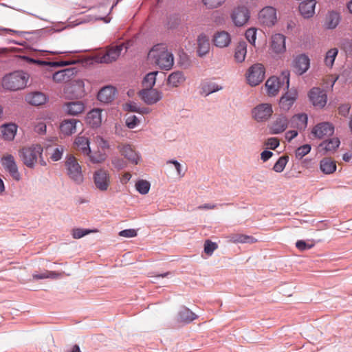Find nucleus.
<instances>
[{"mask_svg": "<svg viewBox=\"0 0 352 352\" xmlns=\"http://www.w3.org/2000/svg\"><path fill=\"white\" fill-rule=\"evenodd\" d=\"M148 60L162 69L169 70L174 64L173 55L163 43L154 45L148 52Z\"/></svg>", "mask_w": 352, "mask_h": 352, "instance_id": "obj_1", "label": "nucleus"}, {"mask_svg": "<svg viewBox=\"0 0 352 352\" xmlns=\"http://www.w3.org/2000/svg\"><path fill=\"white\" fill-rule=\"evenodd\" d=\"M29 74L22 70H16L6 74L2 80L4 89L16 91L25 88L27 85Z\"/></svg>", "mask_w": 352, "mask_h": 352, "instance_id": "obj_2", "label": "nucleus"}, {"mask_svg": "<svg viewBox=\"0 0 352 352\" xmlns=\"http://www.w3.org/2000/svg\"><path fill=\"white\" fill-rule=\"evenodd\" d=\"M43 147L39 144H33L29 147L21 148L19 155L23 163L30 168H34L38 157H41Z\"/></svg>", "mask_w": 352, "mask_h": 352, "instance_id": "obj_3", "label": "nucleus"}, {"mask_svg": "<svg viewBox=\"0 0 352 352\" xmlns=\"http://www.w3.org/2000/svg\"><path fill=\"white\" fill-rule=\"evenodd\" d=\"M65 167L69 179L76 184L80 185L84 181L81 166L77 159L72 155L66 157Z\"/></svg>", "mask_w": 352, "mask_h": 352, "instance_id": "obj_4", "label": "nucleus"}, {"mask_svg": "<svg viewBox=\"0 0 352 352\" xmlns=\"http://www.w3.org/2000/svg\"><path fill=\"white\" fill-rule=\"evenodd\" d=\"M273 113L271 104L261 103L252 109V117L257 122H265L271 118Z\"/></svg>", "mask_w": 352, "mask_h": 352, "instance_id": "obj_5", "label": "nucleus"}, {"mask_svg": "<svg viewBox=\"0 0 352 352\" xmlns=\"http://www.w3.org/2000/svg\"><path fill=\"white\" fill-rule=\"evenodd\" d=\"M289 124L290 120L285 114H276L268 125L269 132L272 135L280 134L287 129Z\"/></svg>", "mask_w": 352, "mask_h": 352, "instance_id": "obj_6", "label": "nucleus"}, {"mask_svg": "<svg viewBox=\"0 0 352 352\" xmlns=\"http://www.w3.org/2000/svg\"><path fill=\"white\" fill-rule=\"evenodd\" d=\"M265 69L261 63L252 65L248 70L247 80L251 86H256L265 78Z\"/></svg>", "mask_w": 352, "mask_h": 352, "instance_id": "obj_7", "label": "nucleus"}, {"mask_svg": "<svg viewBox=\"0 0 352 352\" xmlns=\"http://www.w3.org/2000/svg\"><path fill=\"white\" fill-rule=\"evenodd\" d=\"M310 102L315 107L323 108L327 101V96L325 91L320 87H313L308 94Z\"/></svg>", "mask_w": 352, "mask_h": 352, "instance_id": "obj_8", "label": "nucleus"}, {"mask_svg": "<svg viewBox=\"0 0 352 352\" xmlns=\"http://www.w3.org/2000/svg\"><path fill=\"white\" fill-rule=\"evenodd\" d=\"M93 179L96 187L100 191H105L110 184V175L107 170L100 168L94 173Z\"/></svg>", "mask_w": 352, "mask_h": 352, "instance_id": "obj_9", "label": "nucleus"}, {"mask_svg": "<svg viewBox=\"0 0 352 352\" xmlns=\"http://www.w3.org/2000/svg\"><path fill=\"white\" fill-rule=\"evenodd\" d=\"M309 67L310 59L305 54L297 55L292 61L293 70L298 76L305 74Z\"/></svg>", "mask_w": 352, "mask_h": 352, "instance_id": "obj_10", "label": "nucleus"}, {"mask_svg": "<svg viewBox=\"0 0 352 352\" xmlns=\"http://www.w3.org/2000/svg\"><path fill=\"white\" fill-rule=\"evenodd\" d=\"M1 165L14 179L16 181H19L21 179V174L19 172L15 160L12 155L3 156L1 158Z\"/></svg>", "mask_w": 352, "mask_h": 352, "instance_id": "obj_11", "label": "nucleus"}, {"mask_svg": "<svg viewBox=\"0 0 352 352\" xmlns=\"http://www.w3.org/2000/svg\"><path fill=\"white\" fill-rule=\"evenodd\" d=\"M276 19V10L272 6H266L259 12L258 20L263 25L272 26L275 24Z\"/></svg>", "mask_w": 352, "mask_h": 352, "instance_id": "obj_12", "label": "nucleus"}, {"mask_svg": "<svg viewBox=\"0 0 352 352\" xmlns=\"http://www.w3.org/2000/svg\"><path fill=\"white\" fill-rule=\"evenodd\" d=\"M342 20L341 14L335 10H328L324 15L322 26L325 30H334Z\"/></svg>", "mask_w": 352, "mask_h": 352, "instance_id": "obj_13", "label": "nucleus"}, {"mask_svg": "<svg viewBox=\"0 0 352 352\" xmlns=\"http://www.w3.org/2000/svg\"><path fill=\"white\" fill-rule=\"evenodd\" d=\"M334 133V126L328 122L317 124L311 131V134L318 139L331 136Z\"/></svg>", "mask_w": 352, "mask_h": 352, "instance_id": "obj_14", "label": "nucleus"}, {"mask_svg": "<svg viewBox=\"0 0 352 352\" xmlns=\"http://www.w3.org/2000/svg\"><path fill=\"white\" fill-rule=\"evenodd\" d=\"M231 18L236 26L241 27L249 20L250 12L246 7L239 6L232 11Z\"/></svg>", "mask_w": 352, "mask_h": 352, "instance_id": "obj_15", "label": "nucleus"}, {"mask_svg": "<svg viewBox=\"0 0 352 352\" xmlns=\"http://www.w3.org/2000/svg\"><path fill=\"white\" fill-rule=\"evenodd\" d=\"M139 95L148 105L154 104L162 98V93L155 89H143L139 92Z\"/></svg>", "mask_w": 352, "mask_h": 352, "instance_id": "obj_16", "label": "nucleus"}, {"mask_svg": "<svg viewBox=\"0 0 352 352\" xmlns=\"http://www.w3.org/2000/svg\"><path fill=\"white\" fill-rule=\"evenodd\" d=\"M298 98L296 90L287 89L285 94L282 96L279 100L280 109L284 111H289Z\"/></svg>", "mask_w": 352, "mask_h": 352, "instance_id": "obj_17", "label": "nucleus"}, {"mask_svg": "<svg viewBox=\"0 0 352 352\" xmlns=\"http://www.w3.org/2000/svg\"><path fill=\"white\" fill-rule=\"evenodd\" d=\"M63 109L66 114L76 116L84 111L85 104L81 100H72L65 102Z\"/></svg>", "mask_w": 352, "mask_h": 352, "instance_id": "obj_18", "label": "nucleus"}, {"mask_svg": "<svg viewBox=\"0 0 352 352\" xmlns=\"http://www.w3.org/2000/svg\"><path fill=\"white\" fill-rule=\"evenodd\" d=\"M118 149L121 155L127 159L131 163L138 164L141 159L139 153L136 152L130 144H120L118 146Z\"/></svg>", "mask_w": 352, "mask_h": 352, "instance_id": "obj_19", "label": "nucleus"}, {"mask_svg": "<svg viewBox=\"0 0 352 352\" xmlns=\"http://www.w3.org/2000/svg\"><path fill=\"white\" fill-rule=\"evenodd\" d=\"M122 50V46L116 45L107 50L103 54L99 55L97 58L100 63H110L115 61L120 56Z\"/></svg>", "mask_w": 352, "mask_h": 352, "instance_id": "obj_20", "label": "nucleus"}, {"mask_svg": "<svg viewBox=\"0 0 352 352\" xmlns=\"http://www.w3.org/2000/svg\"><path fill=\"white\" fill-rule=\"evenodd\" d=\"M212 41L214 45L217 47L223 48L230 44L231 36L226 31H218L214 34Z\"/></svg>", "mask_w": 352, "mask_h": 352, "instance_id": "obj_21", "label": "nucleus"}, {"mask_svg": "<svg viewBox=\"0 0 352 352\" xmlns=\"http://www.w3.org/2000/svg\"><path fill=\"white\" fill-rule=\"evenodd\" d=\"M197 54L199 57H204L209 53L210 44L208 36L202 33L200 34L197 38Z\"/></svg>", "mask_w": 352, "mask_h": 352, "instance_id": "obj_22", "label": "nucleus"}, {"mask_svg": "<svg viewBox=\"0 0 352 352\" xmlns=\"http://www.w3.org/2000/svg\"><path fill=\"white\" fill-rule=\"evenodd\" d=\"M316 0H305L302 1L298 7L299 12L305 19H309L315 14Z\"/></svg>", "mask_w": 352, "mask_h": 352, "instance_id": "obj_23", "label": "nucleus"}, {"mask_svg": "<svg viewBox=\"0 0 352 352\" xmlns=\"http://www.w3.org/2000/svg\"><path fill=\"white\" fill-rule=\"evenodd\" d=\"M76 70L74 67L64 69L53 73L52 79L56 82H63L69 81L75 74Z\"/></svg>", "mask_w": 352, "mask_h": 352, "instance_id": "obj_24", "label": "nucleus"}, {"mask_svg": "<svg viewBox=\"0 0 352 352\" xmlns=\"http://www.w3.org/2000/svg\"><path fill=\"white\" fill-rule=\"evenodd\" d=\"M116 89L113 86H105L98 93V100L103 103H110L114 100Z\"/></svg>", "mask_w": 352, "mask_h": 352, "instance_id": "obj_25", "label": "nucleus"}, {"mask_svg": "<svg viewBox=\"0 0 352 352\" xmlns=\"http://www.w3.org/2000/svg\"><path fill=\"white\" fill-rule=\"evenodd\" d=\"M285 36L282 34H276L272 36L271 48L276 54L285 52Z\"/></svg>", "mask_w": 352, "mask_h": 352, "instance_id": "obj_26", "label": "nucleus"}, {"mask_svg": "<svg viewBox=\"0 0 352 352\" xmlns=\"http://www.w3.org/2000/svg\"><path fill=\"white\" fill-rule=\"evenodd\" d=\"M102 111L100 109H93L86 116V122L92 128H98L102 123Z\"/></svg>", "mask_w": 352, "mask_h": 352, "instance_id": "obj_27", "label": "nucleus"}, {"mask_svg": "<svg viewBox=\"0 0 352 352\" xmlns=\"http://www.w3.org/2000/svg\"><path fill=\"white\" fill-rule=\"evenodd\" d=\"M197 316L190 309L184 306L180 308L177 313V320L178 322L189 324L195 320Z\"/></svg>", "mask_w": 352, "mask_h": 352, "instance_id": "obj_28", "label": "nucleus"}, {"mask_svg": "<svg viewBox=\"0 0 352 352\" xmlns=\"http://www.w3.org/2000/svg\"><path fill=\"white\" fill-rule=\"evenodd\" d=\"M307 121L308 116L306 113L295 114L290 119V126L302 131L307 128Z\"/></svg>", "mask_w": 352, "mask_h": 352, "instance_id": "obj_29", "label": "nucleus"}, {"mask_svg": "<svg viewBox=\"0 0 352 352\" xmlns=\"http://www.w3.org/2000/svg\"><path fill=\"white\" fill-rule=\"evenodd\" d=\"M79 120L76 119H65L62 121L60 125V130L65 135H71L76 133V124Z\"/></svg>", "mask_w": 352, "mask_h": 352, "instance_id": "obj_30", "label": "nucleus"}, {"mask_svg": "<svg viewBox=\"0 0 352 352\" xmlns=\"http://www.w3.org/2000/svg\"><path fill=\"white\" fill-rule=\"evenodd\" d=\"M74 144L76 148L80 151L84 155L90 154V141L89 139L85 136H77L74 140Z\"/></svg>", "mask_w": 352, "mask_h": 352, "instance_id": "obj_31", "label": "nucleus"}, {"mask_svg": "<svg viewBox=\"0 0 352 352\" xmlns=\"http://www.w3.org/2000/svg\"><path fill=\"white\" fill-rule=\"evenodd\" d=\"M25 100L32 105L40 106L46 102L47 97L43 93L36 91L28 94L25 97Z\"/></svg>", "mask_w": 352, "mask_h": 352, "instance_id": "obj_32", "label": "nucleus"}, {"mask_svg": "<svg viewBox=\"0 0 352 352\" xmlns=\"http://www.w3.org/2000/svg\"><path fill=\"white\" fill-rule=\"evenodd\" d=\"M186 80L184 74L181 71L172 72L167 78V84L173 87H179Z\"/></svg>", "mask_w": 352, "mask_h": 352, "instance_id": "obj_33", "label": "nucleus"}, {"mask_svg": "<svg viewBox=\"0 0 352 352\" xmlns=\"http://www.w3.org/2000/svg\"><path fill=\"white\" fill-rule=\"evenodd\" d=\"M336 162L329 157L323 158L320 162V169L324 174H331L336 170Z\"/></svg>", "mask_w": 352, "mask_h": 352, "instance_id": "obj_34", "label": "nucleus"}, {"mask_svg": "<svg viewBox=\"0 0 352 352\" xmlns=\"http://www.w3.org/2000/svg\"><path fill=\"white\" fill-rule=\"evenodd\" d=\"M16 130L17 126L15 124L10 123L3 125L0 129V132L4 140H11L14 139Z\"/></svg>", "mask_w": 352, "mask_h": 352, "instance_id": "obj_35", "label": "nucleus"}, {"mask_svg": "<svg viewBox=\"0 0 352 352\" xmlns=\"http://www.w3.org/2000/svg\"><path fill=\"white\" fill-rule=\"evenodd\" d=\"M340 141L338 138H333L324 140L319 144V147L322 148L326 152L334 151L340 146Z\"/></svg>", "mask_w": 352, "mask_h": 352, "instance_id": "obj_36", "label": "nucleus"}, {"mask_svg": "<svg viewBox=\"0 0 352 352\" xmlns=\"http://www.w3.org/2000/svg\"><path fill=\"white\" fill-rule=\"evenodd\" d=\"M247 54V43L245 41H240L234 52V59L238 63H242L245 60Z\"/></svg>", "mask_w": 352, "mask_h": 352, "instance_id": "obj_37", "label": "nucleus"}, {"mask_svg": "<svg viewBox=\"0 0 352 352\" xmlns=\"http://www.w3.org/2000/svg\"><path fill=\"white\" fill-rule=\"evenodd\" d=\"M230 241L234 243H254L257 240L252 236L243 234H233L230 236Z\"/></svg>", "mask_w": 352, "mask_h": 352, "instance_id": "obj_38", "label": "nucleus"}, {"mask_svg": "<svg viewBox=\"0 0 352 352\" xmlns=\"http://www.w3.org/2000/svg\"><path fill=\"white\" fill-rule=\"evenodd\" d=\"M265 87L269 95L275 96L281 85H280L278 79H276V77H271L267 80Z\"/></svg>", "mask_w": 352, "mask_h": 352, "instance_id": "obj_39", "label": "nucleus"}, {"mask_svg": "<svg viewBox=\"0 0 352 352\" xmlns=\"http://www.w3.org/2000/svg\"><path fill=\"white\" fill-rule=\"evenodd\" d=\"M86 156L89 157V161L93 164L102 163L107 159L106 153L101 151H91L90 154H87Z\"/></svg>", "mask_w": 352, "mask_h": 352, "instance_id": "obj_40", "label": "nucleus"}, {"mask_svg": "<svg viewBox=\"0 0 352 352\" xmlns=\"http://www.w3.org/2000/svg\"><path fill=\"white\" fill-rule=\"evenodd\" d=\"M157 73V72H152L147 74L144 76L142 80V85L144 87V89H153V87L155 85V83L156 76Z\"/></svg>", "mask_w": 352, "mask_h": 352, "instance_id": "obj_41", "label": "nucleus"}, {"mask_svg": "<svg viewBox=\"0 0 352 352\" xmlns=\"http://www.w3.org/2000/svg\"><path fill=\"white\" fill-rule=\"evenodd\" d=\"M221 89H222V87L219 86L217 84L211 82H206L201 87V92L202 94H204L206 96Z\"/></svg>", "mask_w": 352, "mask_h": 352, "instance_id": "obj_42", "label": "nucleus"}, {"mask_svg": "<svg viewBox=\"0 0 352 352\" xmlns=\"http://www.w3.org/2000/svg\"><path fill=\"white\" fill-rule=\"evenodd\" d=\"M151 184L144 179L138 180L135 184L136 190L141 195H146L149 192Z\"/></svg>", "mask_w": 352, "mask_h": 352, "instance_id": "obj_43", "label": "nucleus"}, {"mask_svg": "<svg viewBox=\"0 0 352 352\" xmlns=\"http://www.w3.org/2000/svg\"><path fill=\"white\" fill-rule=\"evenodd\" d=\"M289 157L287 155L280 156L273 166V170L276 173H281L285 169L288 162Z\"/></svg>", "mask_w": 352, "mask_h": 352, "instance_id": "obj_44", "label": "nucleus"}, {"mask_svg": "<svg viewBox=\"0 0 352 352\" xmlns=\"http://www.w3.org/2000/svg\"><path fill=\"white\" fill-rule=\"evenodd\" d=\"M338 53V50L336 48H332L327 52L324 58V63L327 66L331 67L333 65Z\"/></svg>", "mask_w": 352, "mask_h": 352, "instance_id": "obj_45", "label": "nucleus"}, {"mask_svg": "<svg viewBox=\"0 0 352 352\" xmlns=\"http://www.w3.org/2000/svg\"><path fill=\"white\" fill-rule=\"evenodd\" d=\"M289 77L290 72L289 70L286 69L281 72L279 77H276V79H278L280 85L281 86H284L285 85V89H289Z\"/></svg>", "mask_w": 352, "mask_h": 352, "instance_id": "obj_46", "label": "nucleus"}, {"mask_svg": "<svg viewBox=\"0 0 352 352\" xmlns=\"http://www.w3.org/2000/svg\"><path fill=\"white\" fill-rule=\"evenodd\" d=\"M311 149V145L306 144L299 146L295 152V156L297 159L300 160L307 155Z\"/></svg>", "mask_w": 352, "mask_h": 352, "instance_id": "obj_47", "label": "nucleus"}, {"mask_svg": "<svg viewBox=\"0 0 352 352\" xmlns=\"http://www.w3.org/2000/svg\"><path fill=\"white\" fill-rule=\"evenodd\" d=\"M218 248L216 243L210 240H206L204 243V252L208 255H212L213 252Z\"/></svg>", "mask_w": 352, "mask_h": 352, "instance_id": "obj_48", "label": "nucleus"}, {"mask_svg": "<svg viewBox=\"0 0 352 352\" xmlns=\"http://www.w3.org/2000/svg\"><path fill=\"white\" fill-rule=\"evenodd\" d=\"M64 149L65 148L63 146H59L55 148L51 155V159L54 162L60 160L62 158Z\"/></svg>", "mask_w": 352, "mask_h": 352, "instance_id": "obj_49", "label": "nucleus"}, {"mask_svg": "<svg viewBox=\"0 0 352 352\" xmlns=\"http://www.w3.org/2000/svg\"><path fill=\"white\" fill-rule=\"evenodd\" d=\"M245 35L250 43L254 45L256 39V30L255 28H249L246 30Z\"/></svg>", "mask_w": 352, "mask_h": 352, "instance_id": "obj_50", "label": "nucleus"}, {"mask_svg": "<svg viewBox=\"0 0 352 352\" xmlns=\"http://www.w3.org/2000/svg\"><path fill=\"white\" fill-rule=\"evenodd\" d=\"M140 123V120L135 115L129 116L126 119V125L129 129H133L135 128Z\"/></svg>", "mask_w": 352, "mask_h": 352, "instance_id": "obj_51", "label": "nucleus"}, {"mask_svg": "<svg viewBox=\"0 0 352 352\" xmlns=\"http://www.w3.org/2000/svg\"><path fill=\"white\" fill-rule=\"evenodd\" d=\"M91 232L88 229L76 228L72 230V236L74 239H80Z\"/></svg>", "mask_w": 352, "mask_h": 352, "instance_id": "obj_52", "label": "nucleus"}, {"mask_svg": "<svg viewBox=\"0 0 352 352\" xmlns=\"http://www.w3.org/2000/svg\"><path fill=\"white\" fill-rule=\"evenodd\" d=\"M314 246V243H307L303 240H298L296 243V247L300 251H305L312 248Z\"/></svg>", "mask_w": 352, "mask_h": 352, "instance_id": "obj_53", "label": "nucleus"}, {"mask_svg": "<svg viewBox=\"0 0 352 352\" xmlns=\"http://www.w3.org/2000/svg\"><path fill=\"white\" fill-rule=\"evenodd\" d=\"M111 163L118 170L123 169L126 166L125 161L123 159L117 157L112 159Z\"/></svg>", "mask_w": 352, "mask_h": 352, "instance_id": "obj_54", "label": "nucleus"}, {"mask_svg": "<svg viewBox=\"0 0 352 352\" xmlns=\"http://www.w3.org/2000/svg\"><path fill=\"white\" fill-rule=\"evenodd\" d=\"M225 0H203L204 5L210 9L217 8Z\"/></svg>", "mask_w": 352, "mask_h": 352, "instance_id": "obj_55", "label": "nucleus"}, {"mask_svg": "<svg viewBox=\"0 0 352 352\" xmlns=\"http://www.w3.org/2000/svg\"><path fill=\"white\" fill-rule=\"evenodd\" d=\"M266 146L272 149H276L280 144L279 140L277 138H270L267 140Z\"/></svg>", "mask_w": 352, "mask_h": 352, "instance_id": "obj_56", "label": "nucleus"}, {"mask_svg": "<svg viewBox=\"0 0 352 352\" xmlns=\"http://www.w3.org/2000/svg\"><path fill=\"white\" fill-rule=\"evenodd\" d=\"M138 234L135 229H125L119 232L120 236L126 238H132L136 236Z\"/></svg>", "mask_w": 352, "mask_h": 352, "instance_id": "obj_57", "label": "nucleus"}, {"mask_svg": "<svg viewBox=\"0 0 352 352\" xmlns=\"http://www.w3.org/2000/svg\"><path fill=\"white\" fill-rule=\"evenodd\" d=\"M74 61H69V60H60V61H54L51 62L50 67H65L67 65H70L74 64Z\"/></svg>", "mask_w": 352, "mask_h": 352, "instance_id": "obj_58", "label": "nucleus"}, {"mask_svg": "<svg viewBox=\"0 0 352 352\" xmlns=\"http://www.w3.org/2000/svg\"><path fill=\"white\" fill-rule=\"evenodd\" d=\"M168 164H172L174 165L178 175L183 177L184 173H182V166L180 163L176 160H170L167 162Z\"/></svg>", "mask_w": 352, "mask_h": 352, "instance_id": "obj_59", "label": "nucleus"}, {"mask_svg": "<svg viewBox=\"0 0 352 352\" xmlns=\"http://www.w3.org/2000/svg\"><path fill=\"white\" fill-rule=\"evenodd\" d=\"M349 110H350V107L347 104H342L338 108L339 113L344 117H346L348 116V114L349 113Z\"/></svg>", "mask_w": 352, "mask_h": 352, "instance_id": "obj_60", "label": "nucleus"}, {"mask_svg": "<svg viewBox=\"0 0 352 352\" xmlns=\"http://www.w3.org/2000/svg\"><path fill=\"white\" fill-rule=\"evenodd\" d=\"M298 133L296 130H289L285 133V138L288 142H290L293 139L297 137Z\"/></svg>", "mask_w": 352, "mask_h": 352, "instance_id": "obj_61", "label": "nucleus"}, {"mask_svg": "<svg viewBox=\"0 0 352 352\" xmlns=\"http://www.w3.org/2000/svg\"><path fill=\"white\" fill-rule=\"evenodd\" d=\"M272 155L273 153L272 151L265 150L261 153V159L263 162H267L268 160H270V158L272 157Z\"/></svg>", "mask_w": 352, "mask_h": 352, "instance_id": "obj_62", "label": "nucleus"}, {"mask_svg": "<svg viewBox=\"0 0 352 352\" xmlns=\"http://www.w3.org/2000/svg\"><path fill=\"white\" fill-rule=\"evenodd\" d=\"M126 109L131 112H138V113L142 112L135 103L128 104Z\"/></svg>", "mask_w": 352, "mask_h": 352, "instance_id": "obj_63", "label": "nucleus"}, {"mask_svg": "<svg viewBox=\"0 0 352 352\" xmlns=\"http://www.w3.org/2000/svg\"><path fill=\"white\" fill-rule=\"evenodd\" d=\"M35 130L40 134H44L46 132V125L44 123H39L36 126Z\"/></svg>", "mask_w": 352, "mask_h": 352, "instance_id": "obj_64", "label": "nucleus"}]
</instances>
